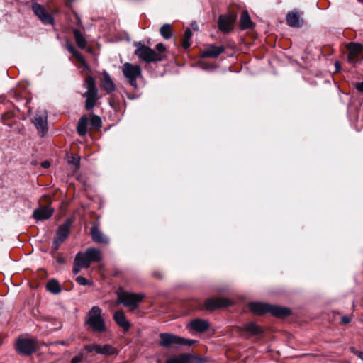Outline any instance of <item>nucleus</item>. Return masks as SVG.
<instances>
[{
    "label": "nucleus",
    "mask_w": 363,
    "mask_h": 363,
    "mask_svg": "<svg viewBox=\"0 0 363 363\" xmlns=\"http://www.w3.org/2000/svg\"><path fill=\"white\" fill-rule=\"evenodd\" d=\"M67 50L73 55H74L77 59L82 64H85V60L83 57V56L76 50V49L72 45H67Z\"/></svg>",
    "instance_id": "72a5a7b5"
},
{
    "label": "nucleus",
    "mask_w": 363,
    "mask_h": 363,
    "mask_svg": "<svg viewBox=\"0 0 363 363\" xmlns=\"http://www.w3.org/2000/svg\"><path fill=\"white\" fill-rule=\"evenodd\" d=\"M160 33L164 38H165L167 40L171 38V37L172 35V29L171 26L168 23L164 24L160 28Z\"/></svg>",
    "instance_id": "2f4dec72"
},
{
    "label": "nucleus",
    "mask_w": 363,
    "mask_h": 363,
    "mask_svg": "<svg viewBox=\"0 0 363 363\" xmlns=\"http://www.w3.org/2000/svg\"><path fill=\"white\" fill-rule=\"evenodd\" d=\"M143 295L127 291L118 292L117 303H122L130 310L138 308L139 303L143 300Z\"/></svg>",
    "instance_id": "7ed1b4c3"
},
{
    "label": "nucleus",
    "mask_w": 363,
    "mask_h": 363,
    "mask_svg": "<svg viewBox=\"0 0 363 363\" xmlns=\"http://www.w3.org/2000/svg\"><path fill=\"white\" fill-rule=\"evenodd\" d=\"M32 10L43 23L46 25L53 24L54 19L52 16L46 11L43 6L37 3L33 4Z\"/></svg>",
    "instance_id": "f8f14e48"
},
{
    "label": "nucleus",
    "mask_w": 363,
    "mask_h": 363,
    "mask_svg": "<svg viewBox=\"0 0 363 363\" xmlns=\"http://www.w3.org/2000/svg\"><path fill=\"white\" fill-rule=\"evenodd\" d=\"M349 51L347 59L350 63L354 64L359 60L362 54V46L359 43H350L347 45Z\"/></svg>",
    "instance_id": "ddd939ff"
},
{
    "label": "nucleus",
    "mask_w": 363,
    "mask_h": 363,
    "mask_svg": "<svg viewBox=\"0 0 363 363\" xmlns=\"http://www.w3.org/2000/svg\"><path fill=\"white\" fill-rule=\"evenodd\" d=\"M287 24L293 28H299L302 25L300 13L298 12L289 13L286 16Z\"/></svg>",
    "instance_id": "5701e85b"
},
{
    "label": "nucleus",
    "mask_w": 363,
    "mask_h": 363,
    "mask_svg": "<svg viewBox=\"0 0 363 363\" xmlns=\"http://www.w3.org/2000/svg\"><path fill=\"white\" fill-rule=\"evenodd\" d=\"M136 46L137 49L135 51V55L145 62L150 63L152 62H160L162 60L161 55L157 53L150 47L145 46L140 43L137 44Z\"/></svg>",
    "instance_id": "39448f33"
},
{
    "label": "nucleus",
    "mask_w": 363,
    "mask_h": 363,
    "mask_svg": "<svg viewBox=\"0 0 363 363\" xmlns=\"http://www.w3.org/2000/svg\"><path fill=\"white\" fill-rule=\"evenodd\" d=\"M84 349L88 352H95L97 354L110 356L116 353V350L110 345H87Z\"/></svg>",
    "instance_id": "9d476101"
},
{
    "label": "nucleus",
    "mask_w": 363,
    "mask_h": 363,
    "mask_svg": "<svg viewBox=\"0 0 363 363\" xmlns=\"http://www.w3.org/2000/svg\"><path fill=\"white\" fill-rule=\"evenodd\" d=\"M350 320V318L348 316H342L341 318V322L345 325L348 324Z\"/></svg>",
    "instance_id": "a19ab883"
},
{
    "label": "nucleus",
    "mask_w": 363,
    "mask_h": 363,
    "mask_svg": "<svg viewBox=\"0 0 363 363\" xmlns=\"http://www.w3.org/2000/svg\"><path fill=\"white\" fill-rule=\"evenodd\" d=\"M87 124H88V119L86 116H82L77 125V132L79 135L84 136L87 133Z\"/></svg>",
    "instance_id": "c85d7f7f"
},
{
    "label": "nucleus",
    "mask_w": 363,
    "mask_h": 363,
    "mask_svg": "<svg viewBox=\"0 0 363 363\" xmlns=\"http://www.w3.org/2000/svg\"><path fill=\"white\" fill-rule=\"evenodd\" d=\"M59 343H60V344H62V345H64V344H65V342H64L63 341H62V342H59Z\"/></svg>",
    "instance_id": "09e8293b"
},
{
    "label": "nucleus",
    "mask_w": 363,
    "mask_h": 363,
    "mask_svg": "<svg viewBox=\"0 0 363 363\" xmlns=\"http://www.w3.org/2000/svg\"><path fill=\"white\" fill-rule=\"evenodd\" d=\"M76 281L82 286H86V285H92V282L88 281L86 278H84L82 276H78L75 279Z\"/></svg>",
    "instance_id": "e433bc0d"
},
{
    "label": "nucleus",
    "mask_w": 363,
    "mask_h": 363,
    "mask_svg": "<svg viewBox=\"0 0 363 363\" xmlns=\"http://www.w3.org/2000/svg\"><path fill=\"white\" fill-rule=\"evenodd\" d=\"M82 360V356L77 355L72 359L71 363H79Z\"/></svg>",
    "instance_id": "ea45409f"
},
{
    "label": "nucleus",
    "mask_w": 363,
    "mask_h": 363,
    "mask_svg": "<svg viewBox=\"0 0 363 363\" xmlns=\"http://www.w3.org/2000/svg\"><path fill=\"white\" fill-rule=\"evenodd\" d=\"M69 228L70 223L69 221L65 223L63 225L59 227L56 235L54 238L59 240V242H63L68 236Z\"/></svg>",
    "instance_id": "b1692460"
},
{
    "label": "nucleus",
    "mask_w": 363,
    "mask_h": 363,
    "mask_svg": "<svg viewBox=\"0 0 363 363\" xmlns=\"http://www.w3.org/2000/svg\"><path fill=\"white\" fill-rule=\"evenodd\" d=\"M272 315L278 317L284 318L290 315L291 311L289 308L275 305H269V312Z\"/></svg>",
    "instance_id": "412c9836"
},
{
    "label": "nucleus",
    "mask_w": 363,
    "mask_h": 363,
    "mask_svg": "<svg viewBox=\"0 0 363 363\" xmlns=\"http://www.w3.org/2000/svg\"><path fill=\"white\" fill-rule=\"evenodd\" d=\"M121 70L128 83L134 89H137V79L142 77L141 67L130 62H125L121 67Z\"/></svg>",
    "instance_id": "f257e3e1"
},
{
    "label": "nucleus",
    "mask_w": 363,
    "mask_h": 363,
    "mask_svg": "<svg viewBox=\"0 0 363 363\" xmlns=\"http://www.w3.org/2000/svg\"><path fill=\"white\" fill-rule=\"evenodd\" d=\"M335 67H336L337 69H339V64L337 62L335 63Z\"/></svg>",
    "instance_id": "de8ad7c7"
},
{
    "label": "nucleus",
    "mask_w": 363,
    "mask_h": 363,
    "mask_svg": "<svg viewBox=\"0 0 363 363\" xmlns=\"http://www.w3.org/2000/svg\"><path fill=\"white\" fill-rule=\"evenodd\" d=\"M68 163L72 164L76 169H79L80 167V160L79 157L77 155L72 156L68 160Z\"/></svg>",
    "instance_id": "c9c22d12"
},
{
    "label": "nucleus",
    "mask_w": 363,
    "mask_h": 363,
    "mask_svg": "<svg viewBox=\"0 0 363 363\" xmlns=\"http://www.w3.org/2000/svg\"><path fill=\"white\" fill-rule=\"evenodd\" d=\"M356 354L358 356L359 358H360L362 360H363V352H357Z\"/></svg>",
    "instance_id": "49530a36"
},
{
    "label": "nucleus",
    "mask_w": 363,
    "mask_h": 363,
    "mask_svg": "<svg viewBox=\"0 0 363 363\" xmlns=\"http://www.w3.org/2000/svg\"><path fill=\"white\" fill-rule=\"evenodd\" d=\"M269 304L262 302H251L248 304L249 310L256 314L262 315L269 312Z\"/></svg>",
    "instance_id": "6ab92c4d"
},
{
    "label": "nucleus",
    "mask_w": 363,
    "mask_h": 363,
    "mask_svg": "<svg viewBox=\"0 0 363 363\" xmlns=\"http://www.w3.org/2000/svg\"><path fill=\"white\" fill-rule=\"evenodd\" d=\"M47 289L54 294H57L61 291V287L55 279L50 280L47 284Z\"/></svg>",
    "instance_id": "7c9ffc66"
},
{
    "label": "nucleus",
    "mask_w": 363,
    "mask_h": 363,
    "mask_svg": "<svg viewBox=\"0 0 363 363\" xmlns=\"http://www.w3.org/2000/svg\"><path fill=\"white\" fill-rule=\"evenodd\" d=\"M36 342L35 340L19 338L16 342V350L22 354L28 355L35 352Z\"/></svg>",
    "instance_id": "6e6552de"
},
{
    "label": "nucleus",
    "mask_w": 363,
    "mask_h": 363,
    "mask_svg": "<svg viewBox=\"0 0 363 363\" xmlns=\"http://www.w3.org/2000/svg\"><path fill=\"white\" fill-rule=\"evenodd\" d=\"M73 35L77 46L82 49L84 48L86 45V40L81 31L78 29H74L73 30Z\"/></svg>",
    "instance_id": "cd10ccee"
},
{
    "label": "nucleus",
    "mask_w": 363,
    "mask_h": 363,
    "mask_svg": "<svg viewBox=\"0 0 363 363\" xmlns=\"http://www.w3.org/2000/svg\"><path fill=\"white\" fill-rule=\"evenodd\" d=\"M191 359L192 356L190 354H183L168 359L165 363H191Z\"/></svg>",
    "instance_id": "a878e982"
},
{
    "label": "nucleus",
    "mask_w": 363,
    "mask_h": 363,
    "mask_svg": "<svg viewBox=\"0 0 363 363\" xmlns=\"http://www.w3.org/2000/svg\"><path fill=\"white\" fill-rule=\"evenodd\" d=\"M356 88L359 91L363 93V82L357 83Z\"/></svg>",
    "instance_id": "79ce46f5"
},
{
    "label": "nucleus",
    "mask_w": 363,
    "mask_h": 363,
    "mask_svg": "<svg viewBox=\"0 0 363 363\" xmlns=\"http://www.w3.org/2000/svg\"><path fill=\"white\" fill-rule=\"evenodd\" d=\"M62 242H59V240H56L55 238H54L53 240V242H52V250L54 251H56L57 250V249L59 248L60 245L62 244Z\"/></svg>",
    "instance_id": "4c0bfd02"
},
{
    "label": "nucleus",
    "mask_w": 363,
    "mask_h": 363,
    "mask_svg": "<svg viewBox=\"0 0 363 363\" xmlns=\"http://www.w3.org/2000/svg\"><path fill=\"white\" fill-rule=\"evenodd\" d=\"M160 337V345L164 347H170L172 345H191L195 342L196 340H191L185 339L184 337L170 334V333H161Z\"/></svg>",
    "instance_id": "423d86ee"
},
{
    "label": "nucleus",
    "mask_w": 363,
    "mask_h": 363,
    "mask_svg": "<svg viewBox=\"0 0 363 363\" xmlns=\"http://www.w3.org/2000/svg\"><path fill=\"white\" fill-rule=\"evenodd\" d=\"M41 166L43 168L47 169V168L50 167V162L48 161H44V162H42Z\"/></svg>",
    "instance_id": "37998d69"
},
{
    "label": "nucleus",
    "mask_w": 363,
    "mask_h": 363,
    "mask_svg": "<svg viewBox=\"0 0 363 363\" xmlns=\"http://www.w3.org/2000/svg\"><path fill=\"white\" fill-rule=\"evenodd\" d=\"M244 330L253 335L262 333V330L255 323L250 322L244 325Z\"/></svg>",
    "instance_id": "c756f323"
},
{
    "label": "nucleus",
    "mask_w": 363,
    "mask_h": 363,
    "mask_svg": "<svg viewBox=\"0 0 363 363\" xmlns=\"http://www.w3.org/2000/svg\"><path fill=\"white\" fill-rule=\"evenodd\" d=\"M224 51L223 46H215L214 45H208L202 52L203 57H218Z\"/></svg>",
    "instance_id": "f3484780"
},
{
    "label": "nucleus",
    "mask_w": 363,
    "mask_h": 363,
    "mask_svg": "<svg viewBox=\"0 0 363 363\" xmlns=\"http://www.w3.org/2000/svg\"><path fill=\"white\" fill-rule=\"evenodd\" d=\"M156 49L159 52H164L166 50V48L162 43H158L156 45Z\"/></svg>",
    "instance_id": "58836bf2"
},
{
    "label": "nucleus",
    "mask_w": 363,
    "mask_h": 363,
    "mask_svg": "<svg viewBox=\"0 0 363 363\" xmlns=\"http://www.w3.org/2000/svg\"><path fill=\"white\" fill-rule=\"evenodd\" d=\"M90 233L94 242L97 243L107 244L109 239L106 237L97 226H93L90 229Z\"/></svg>",
    "instance_id": "aec40b11"
},
{
    "label": "nucleus",
    "mask_w": 363,
    "mask_h": 363,
    "mask_svg": "<svg viewBox=\"0 0 363 363\" xmlns=\"http://www.w3.org/2000/svg\"><path fill=\"white\" fill-rule=\"evenodd\" d=\"M252 24L250 15L247 11H243L240 17V28L242 30L250 28Z\"/></svg>",
    "instance_id": "bb28decb"
},
{
    "label": "nucleus",
    "mask_w": 363,
    "mask_h": 363,
    "mask_svg": "<svg viewBox=\"0 0 363 363\" xmlns=\"http://www.w3.org/2000/svg\"><path fill=\"white\" fill-rule=\"evenodd\" d=\"M210 325L206 320L201 318L194 319L189 322L186 328L189 331H195L197 333H203L208 330Z\"/></svg>",
    "instance_id": "4468645a"
},
{
    "label": "nucleus",
    "mask_w": 363,
    "mask_h": 363,
    "mask_svg": "<svg viewBox=\"0 0 363 363\" xmlns=\"http://www.w3.org/2000/svg\"><path fill=\"white\" fill-rule=\"evenodd\" d=\"M33 123L38 132L43 135L48 129V113L45 110H38L33 118Z\"/></svg>",
    "instance_id": "0eeeda50"
},
{
    "label": "nucleus",
    "mask_w": 363,
    "mask_h": 363,
    "mask_svg": "<svg viewBox=\"0 0 363 363\" xmlns=\"http://www.w3.org/2000/svg\"><path fill=\"white\" fill-rule=\"evenodd\" d=\"M113 319L116 323L125 331H128L130 328V323L126 320L124 313L121 311H116L114 313Z\"/></svg>",
    "instance_id": "4be33fe9"
},
{
    "label": "nucleus",
    "mask_w": 363,
    "mask_h": 363,
    "mask_svg": "<svg viewBox=\"0 0 363 363\" xmlns=\"http://www.w3.org/2000/svg\"><path fill=\"white\" fill-rule=\"evenodd\" d=\"M84 252L91 263L92 262H99L101 259V252L96 248H87Z\"/></svg>",
    "instance_id": "393cba45"
},
{
    "label": "nucleus",
    "mask_w": 363,
    "mask_h": 363,
    "mask_svg": "<svg viewBox=\"0 0 363 363\" xmlns=\"http://www.w3.org/2000/svg\"><path fill=\"white\" fill-rule=\"evenodd\" d=\"M91 262L88 259L85 252H78L74 259V264L72 272L74 274H77L80 272L82 268L87 269L90 267Z\"/></svg>",
    "instance_id": "9b49d317"
},
{
    "label": "nucleus",
    "mask_w": 363,
    "mask_h": 363,
    "mask_svg": "<svg viewBox=\"0 0 363 363\" xmlns=\"http://www.w3.org/2000/svg\"><path fill=\"white\" fill-rule=\"evenodd\" d=\"M57 262L60 264H63L65 262V259L62 257H60L57 259Z\"/></svg>",
    "instance_id": "c03bdc74"
},
{
    "label": "nucleus",
    "mask_w": 363,
    "mask_h": 363,
    "mask_svg": "<svg viewBox=\"0 0 363 363\" xmlns=\"http://www.w3.org/2000/svg\"><path fill=\"white\" fill-rule=\"evenodd\" d=\"M192 36V33L190 28H186L184 32V35L183 38V47L184 48H188L191 45V38Z\"/></svg>",
    "instance_id": "473e14b6"
},
{
    "label": "nucleus",
    "mask_w": 363,
    "mask_h": 363,
    "mask_svg": "<svg viewBox=\"0 0 363 363\" xmlns=\"http://www.w3.org/2000/svg\"><path fill=\"white\" fill-rule=\"evenodd\" d=\"M231 304V301L227 298H209L205 302V307L208 310H215L220 307L228 306Z\"/></svg>",
    "instance_id": "2eb2a0df"
},
{
    "label": "nucleus",
    "mask_w": 363,
    "mask_h": 363,
    "mask_svg": "<svg viewBox=\"0 0 363 363\" xmlns=\"http://www.w3.org/2000/svg\"><path fill=\"white\" fill-rule=\"evenodd\" d=\"M101 310L98 306H94L89 312L86 323L89 325L95 332H105L106 325L101 315Z\"/></svg>",
    "instance_id": "20e7f679"
},
{
    "label": "nucleus",
    "mask_w": 363,
    "mask_h": 363,
    "mask_svg": "<svg viewBox=\"0 0 363 363\" xmlns=\"http://www.w3.org/2000/svg\"><path fill=\"white\" fill-rule=\"evenodd\" d=\"M53 213V209L50 206H43L33 211V217L38 220H45L52 216Z\"/></svg>",
    "instance_id": "a211bd4d"
},
{
    "label": "nucleus",
    "mask_w": 363,
    "mask_h": 363,
    "mask_svg": "<svg viewBox=\"0 0 363 363\" xmlns=\"http://www.w3.org/2000/svg\"><path fill=\"white\" fill-rule=\"evenodd\" d=\"M86 91L83 94L86 98V108L91 110L94 108L97 100L98 89L96 87L95 80L91 76H88L84 80Z\"/></svg>",
    "instance_id": "f03ea898"
},
{
    "label": "nucleus",
    "mask_w": 363,
    "mask_h": 363,
    "mask_svg": "<svg viewBox=\"0 0 363 363\" xmlns=\"http://www.w3.org/2000/svg\"><path fill=\"white\" fill-rule=\"evenodd\" d=\"M91 126L99 128L101 126V118L98 116L94 115L91 118Z\"/></svg>",
    "instance_id": "f704fd0d"
},
{
    "label": "nucleus",
    "mask_w": 363,
    "mask_h": 363,
    "mask_svg": "<svg viewBox=\"0 0 363 363\" xmlns=\"http://www.w3.org/2000/svg\"><path fill=\"white\" fill-rule=\"evenodd\" d=\"M196 360L198 363H205L206 359L201 357H196Z\"/></svg>",
    "instance_id": "a18cd8bd"
},
{
    "label": "nucleus",
    "mask_w": 363,
    "mask_h": 363,
    "mask_svg": "<svg viewBox=\"0 0 363 363\" xmlns=\"http://www.w3.org/2000/svg\"><path fill=\"white\" fill-rule=\"evenodd\" d=\"M236 19L237 14L233 12L228 15L220 16L218 21L219 30L224 33H229L232 30Z\"/></svg>",
    "instance_id": "1a4fd4ad"
},
{
    "label": "nucleus",
    "mask_w": 363,
    "mask_h": 363,
    "mask_svg": "<svg viewBox=\"0 0 363 363\" xmlns=\"http://www.w3.org/2000/svg\"><path fill=\"white\" fill-rule=\"evenodd\" d=\"M100 84L101 87L107 93H111L116 90V85L110 74L106 70L102 72V77L100 79Z\"/></svg>",
    "instance_id": "dca6fc26"
}]
</instances>
